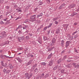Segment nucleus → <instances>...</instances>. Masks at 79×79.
Here are the masks:
<instances>
[{
	"label": "nucleus",
	"mask_w": 79,
	"mask_h": 79,
	"mask_svg": "<svg viewBox=\"0 0 79 79\" xmlns=\"http://www.w3.org/2000/svg\"><path fill=\"white\" fill-rule=\"evenodd\" d=\"M8 14H9V13L6 12V16H7V15Z\"/></svg>",
	"instance_id": "62"
},
{
	"label": "nucleus",
	"mask_w": 79,
	"mask_h": 79,
	"mask_svg": "<svg viewBox=\"0 0 79 79\" xmlns=\"http://www.w3.org/2000/svg\"><path fill=\"white\" fill-rule=\"evenodd\" d=\"M16 10L17 12H21L22 11L19 8L16 9Z\"/></svg>",
	"instance_id": "9"
},
{
	"label": "nucleus",
	"mask_w": 79,
	"mask_h": 79,
	"mask_svg": "<svg viewBox=\"0 0 79 79\" xmlns=\"http://www.w3.org/2000/svg\"><path fill=\"white\" fill-rule=\"evenodd\" d=\"M69 66H70V68H71V67H72V65L71 64H69Z\"/></svg>",
	"instance_id": "58"
},
{
	"label": "nucleus",
	"mask_w": 79,
	"mask_h": 79,
	"mask_svg": "<svg viewBox=\"0 0 79 79\" xmlns=\"http://www.w3.org/2000/svg\"><path fill=\"white\" fill-rule=\"evenodd\" d=\"M77 24V23L75 22L74 23L73 25L75 26H76Z\"/></svg>",
	"instance_id": "39"
},
{
	"label": "nucleus",
	"mask_w": 79,
	"mask_h": 79,
	"mask_svg": "<svg viewBox=\"0 0 79 79\" xmlns=\"http://www.w3.org/2000/svg\"><path fill=\"white\" fill-rule=\"evenodd\" d=\"M57 62L58 63H61V60H59Z\"/></svg>",
	"instance_id": "45"
},
{
	"label": "nucleus",
	"mask_w": 79,
	"mask_h": 79,
	"mask_svg": "<svg viewBox=\"0 0 79 79\" xmlns=\"http://www.w3.org/2000/svg\"><path fill=\"white\" fill-rule=\"evenodd\" d=\"M6 69H7V68H5L3 70V72L4 73H5V72H6Z\"/></svg>",
	"instance_id": "28"
},
{
	"label": "nucleus",
	"mask_w": 79,
	"mask_h": 79,
	"mask_svg": "<svg viewBox=\"0 0 79 79\" xmlns=\"http://www.w3.org/2000/svg\"><path fill=\"white\" fill-rule=\"evenodd\" d=\"M10 42L9 41H7L5 42V44H9Z\"/></svg>",
	"instance_id": "35"
},
{
	"label": "nucleus",
	"mask_w": 79,
	"mask_h": 79,
	"mask_svg": "<svg viewBox=\"0 0 79 79\" xmlns=\"http://www.w3.org/2000/svg\"><path fill=\"white\" fill-rule=\"evenodd\" d=\"M39 17H40V15H38L37 16V18H39Z\"/></svg>",
	"instance_id": "49"
},
{
	"label": "nucleus",
	"mask_w": 79,
	"mask_h": 79,
	"mask_svg": "<svg viewBox=\"0 0 79 79\" xmlns=\"http://www.w3.org/2000/svg\"><path fill=\"white\" fill-rule=\"evenodd\" d=\"M19 19V17H17L15 19V21H16V20H17V19Z\"/></svg>",
	"instance_id": "54"
},
{
	"label": "nucleus",
	"mask_w": 79,
	"mask_h": 79,
	"mask_svg": "<svg viewBox=\"0 0 79 79\" xmlns=\"http://www.w3.org/2000/svg\"><path fill=\"white\" fill-rule=\"evenodd\" d=\"M36 66H37V65L35 64V65H34L33 66V67H35H35H36Z\"/></svg>",
	"instance_id": "64"
},
{
	"label": "nucleus",
	"mask_w": 79,
	"mask_h": 79,
	"mask_svg": "<svg viewBox=\"0 0 79 79\" xmlns=\"http://www.w3.org/2000/svg\"><path fill=\"white\" fill-rule=\"evenodd\" d=\"M30 56L31 57H34V56L33 55H31Z\"/></svg>",
	"instance_id": "63"
},
{
	"label": "nucleus",
	"mask_w": 79,
	"mask_h": 79,
	"mask_svg": "<svg viewBox=\"0 0 79 79\" xmlns=\"http://www.w3.org/2000/svg\"><path fill=\"white\" fill-rule=\"evenodd\" d=\"M64 40H62L61 41V44L62 45V46H63V45H64Z\"/></svg>",
	"instance_id": "13"
},
{
	"label": "nucleus",
	"mask_w": 79,
	"mask_h": 79,
	"mask_svg": "<svg viewBox=\"0 0 79 79\" xmlns=\"http://www.w3.org/2000/svg\"><path fill=\"white\" fill-rule=\"evenodd\" d=\"M61 72L62 73H66V72H65V71H64V69L62 70L61 71Z\"/></svg>",
	"instance_id": "22"
},
{
	"label": "nucleus",
	"mask_w": 79,
	"mask_h": 79,
	"mask_svg": "<svg viewBox=\"0 0 79 79\" xmlns=\"http://www.w3.org/2000/svg\"><path fill=\"white\" fill-rule=\"evenodd\" d=\"M56 69H57V67H55L53 69H54V70H55Z\"/></svg>",
	"instance_id": "44"
},
{
	"label": "nucleus",
	"mask_w": 79,
	"mask_h": 79,
	"mask_svg": "<svg viewBox=\"0 0 79 79\" xmlns=\"http://www.w3.org/2000/svg\"><path fill=\"white\" fill-rule=\"evenodd\" d=\"M58 19V17H56V18H54L53 19H52L53 21H56Z\"/></svg>",
	"instance_id": "20"
},
{
	"label": "nucleus",
	"mask_w": 79,
	"mask_h": 79,
	"mask_svg": "<svg viewBox=\"0 0 79 79\" xmlns=\"http://www.w3.org/2000/svg\"><path fill=\"white\" fill-rule=\"evenodd\" d=\"M36 18V15H31L30 17V20L31 22H33L35 21L36 19L35 18Z\"/></svg>",
	"instance_id": "1"
},
{
	"label": "nucleus",
	"mask_w": 79,
	"mask_h": 79,
	"mask_svg": "<svg viewBox=\"0 0 79 79\" xmlns=\"http://www.w3.org/2000/svg\"><path fill=\"white\" fill-rule=\"evenodd\" d=\"M31 20L30 19H27L25 20L24 23H31Z\"/></svg>",
	"instance_id": "4"
},
{
	"label": "nucleus",
	"mask_w": 79,
	"mask_h": 79,
	"mask_svg": "<svg viewBox=\"0 0 79 79\" xmlns=\"http://www.w3.org/2000/svg\"><path fill=\"white\" fill-rule=\"evenodd\" d=\"M53 64V62L52 61H51L48 64V66H52Z\"/></svg>",
	"instance_id": "3"
},
{
	"label": "nucleus",
	"mask_w": 79,
	"mask_h": 79,
	"mask_svg": "<svg viewBox=\"0 0 79 79\" xmlns=\"http://www.w3.org/2000/svg\"><path fill=\"white\" fill-rule=\"evenodd\" d=\"M32 76V73H31L30 74V76L29 77V78H28V79H30Z\"/></svg>",
	"instance_id": "17"
},
{
	"label": "nucleus",
	"mask_w": 79,
	"mask_h": 79,
	"mask_svg": "<svg viewBox=\"0 0 79 79\" xmlns=\"http://www.w3.org/2000/svg\"><path fill=\"white\" fill-rule=\"evenodd\" d=\"M26 38L27 40H29L30 39V38L29 37V35H27L26 37Z\"/></svg>",
	"instance_id": "18"
},
{
	"label": "nucleus",
	"mask_w": 79,
	"mask_h": 79,
	"mask_svg": "<svg viewBox=\"0 0 79 79\" xmlns=\"http://www.w3.org/2000/svg\"><path fill=\"white\" fill-rule=\"evenodd\" d=\"M54 48H55V47H53L51 48V50H53V49Z\"/></svg>",
	"instance_id": "59"
},
{
	"label": "nucleus",
	"mask_w": 79,
	"mask_h": 79,
	"mask_svg": "<svg viewBox=\"0 0 79 79\" xmlns=\"http://www.w3.org/2000/svg\"><path fill=\"white\" fill-rule=\"evenodd\" d=\"M56 41V40H55V38H53L52 40V42H54V43H55Z\"/></svg>",
	"instance_id": "21"
},
{
	"label": "nucleus",
	"mask_w": 79,
	"mask_h": 79,
	"mask_svg": "<svg viewBox=\"0 0 79 79\" xmlns=\"http://www.w3.org/2000/svg\"><path fill=\"white\" fill-rule=\"evenodd\" d=\"M38 3L40 5H42L43 4V2H42V1H39V2H38Z\"/></svg>",
	"instance_id": "15"
},
{
	"label": "nucleus",
	"mask_w": 79,
	"mask_h": 79,
	"mask_svg": "<svg viewBox=\"0 0 79 79\" xmlns=\"http://www.w3.org/2000/svg\"><path fill=\"white\" fill-rule=\"evenodd\" d=\"M9 66L10 67V69H13V66H12V65L11 64H9Z\"/></svg>",
	"instance_id": "12"
},
{
	"label": "nucleus",
	"mask_w": 79,
	"mask_h": 79,
	"mask_svg": "<svg viewBox=\"0 0 79 79\" xmlns=\"http://www.w3.org/2000/svg\"><path fill=\"white\" fill-rule=\"evenodd\" d=\"M21 40H22L21 39V38L20 39L19 37L18 38V40L19 41V42H21Z\"/></svg>",
	"instance_id": "37"
},
{
	"label": "nucleus",
	"mask_w": 79,
	"mask_h": 79,
	"mask_svg": "<svg viewBox=\"0 0 79 79\" xmlns=\"http://www.w3.org/2000/svg\"><path fill=\"white\" fill-rule=\"evenodd\" d=\"M0 23V24H4V23H3V21H2Z\"/></svg>",
	"instance_id": "50"
},
{
	"label": "nucleus",
	"mask_w": 79,
	"mask_h": 79,
	"mask_svg": "<svg viewBox=\"0 0 79 79\" xmlns=\"http://www.w3.org/2000/svg\"><path fill=\"white\" fill-rule=\"evenodd\" d=\"M31 64V61H30L28 63V64H27V65H29V64Z\"/></svg>",
	"instance_id": "38"
},
{
	"label": "nucleus",
	"mask_w": 79,
	"mask_h": 79,
	"mask_svg": "<svg viewBox=\"0 0 79 79\" xmlns=\"http://www.w3.org/2000/svg\"><path fill=\"white\" fill-rule=\"evenodd\" d=\"M52 55H53V54L52 53H51L48 57V59H50V58H51V57H52Z\"/></svg>",
	"instance_id": "11"
},
{
	"label": "nucleus",
	"mask_w": 79,
	"mask_h": 79,
	"mask_svg": "<svg viewBox=\"0 0 79 79\" xmlns=\"http://www.w3.org/2000/svg\"><path fill=\"white\" fill-rule=\"evenodd\" d=\"M48 76H49L48 74H46L45 75V78H46V77H48Z\"/></svg>",
	"instance_id": "36"
},
{
	"label": "nucleus",
	"mask_w": 79,
	"mask_h": 79,
	"mask_svg": "<svg viewBox=\"0 0 79 79\" xmlns=\"http://www.w3.org/2000/svg\"><path fill=\"white\" fill-rule=\"evenodd\" d=\"M77 15V13H76V12H73L71 14V16H72L73 17V16H74V15Z\"/></svg>",
	"instance_id": "10"
},
{
	"label": "nucleus",
	"mask_w": 79,
	"mask_h": 79,
	"mask_svg": "<svg viewBox=\"0 0 79 79\" xmlns=\"http://www.w3.org/2000/svg\"><path fill=\"white\" fill-rule=\"evenodd\" d=\"M10 70H9L6 72V73H7V74H8L9 73H10Z\"/></svg>",
	"instance_id": "55"
},
{
	"label": "nucleus",
	"mask_w": 79,
	"mask_h": 79,
	"mask_svg": "<svg viewBox=\"0 0 79 79\" xmlns=\"http://www.w3.org/2000/svg\"><path fill=\"white\" fill-rule=\"evenodd\" d=\"M29 35H30V36H31L32 35V34H31V33H29Z\"/></svg>",
	"instance_id": "61"
},
{
	"label": "nucleus",
	"mask_w": 79,
	"mask_h": 79,
	"mask_svg": "<svg viewBox=\"0 0 79 79\" xmlns=\"http://www.w3.org/2000/svg\"><path fill=\"white\" fill-rule=\"evenodd\" d=\"M0 57L1 58L3 59V60L5 59V57H4V56L3 55H1Z\"/></svg>",
	"instance_id": "19"
},
{
	"label": "nucleus",
	"mask_w": 79,
	"mask_h": 79,
	"mask_svg": "<svg viewBox=\"0 0 79 79\" xmlns=\"http://www.w3.org/2000/svg\"><path fill=\"white\" fill-rule=\"evenodd\" d=\"M74 67L76 68H78V67H79V65H76L75 66H74Z\"/></svg>",
	"instance_id": "31"
},
{
	"label": "nucleus",
	"mask_w": 79,
	"mask_h": 79,
	"mask_svg": "<svg viewBox=\"0 0 79 79\" xmlns=\"http://www.w3.org/2000/svg\"><path fill=\"white\" fill-rule=\"evenodd\" d=\"M64 59H66V56H65L64 57Z\"/></svg>",
	"instance_id": "60"
},
{
	"label": "nucleus",
	"mask_w": 79,
	"mask_h": 79,
	"mask_svg": "<svg viewBox=\"0 0 79 79\" xmlns=\"http://www.w3.org/2000/svg\"><path fill=\"white\" fill-rule=\"evenodd\" d=\"M65 6V5L64 4H63L61 6H60V7L59 8V10H61L62 8H64V6Z\"/></svg>",
	"instance_id": "2"
},
{
	"label": "nucleus",
	"mask_w": 79,
	"mask_h": 79,
	"mask_svg": "<svg viewBox=\"0 0 79 79\" xmlns=\"http://www.w3.org/2000/svg\"><path fill=\"white\" fill-rule=\"evenodd\" d=\"M54 23L56 24H58V22L56 21L54 22Z\"/></svg>",
	"instance_id": "33"
},
{
	"label": "nucleus",
	"mask_w": 79,
	"mask_h": 79,
	"mask_svg": "<svg viewBox=\"0 0 79 79\" xmlns=\"http://www.w3.org/2000/svg\"><path fill=\"white\" fill-rule=\"evenodd\" d=\"M69 38L68 39V40H72L73 39V36H71V37H69Z\"/></svg>",
	"instance_id": "16"
},
{
	"label": "nucleus",
	"mask_w": 79,
	"mask_h": 79,
	"mask_svg": "<svg viewBox=\"0 0 79 79\" xmlns=\"http://www.w3.org/2000/svg\"><path fill=\"white\" fill-rule=\"evenodd\" d=\"M72 8L73 7H72V6H71V5L70 6H69V8L71 9V8Z\"/></svg>",
	"instance_id": "47"
},
{
	"label": "nucleus",
	"mask_w": 79,
	"mask_h": 79,
	"mask_svg": "<svg viewBox=\"0 0 79 79\" xmlns=\"http://www.w3.org/2000/svg\"><path fill=\"white\" fill-rule=\"evenodd\" d=\"M52 50L51 49V48H50L48 49V52H50Z\"/></svg>",
	"instance_id": "46"
},
{
	"label": "nucleus",
	"mask_w": 79,
	"mask_h": 79,
	"mask_svg": "<svg viewBox=\"0 0 79 79\" xmlns=\"http://www.w3.org/2000/svg\"><path fill=\"white\" fill-rule=\"evenodd\" d=\"M40 16H42V15H43V14L42 13H40Z\"/></svg>",
	"instance_id": "48"
},
{
	"label": "nucleus",
	"mask_w": 79,
	"mask_h": 79,
	"mask_svg": "<svg viewBox=\"0 0 79 79\" xmlns=\"http://www.w3.org/2000/svg\"><path fill=\"white\" fill-rule=\"evenodd\" d=\"M19 39H24V36H21V37H19Z\"/></svg>",
	"instance_id": "32"
},
{
	"label": "nucleus",
	"mask_w": 79,
	"mask_h": 79,
	"mask_svg": "<svg viewBox=\"0 0 79 79\" xmlns=\"http://www.w3.org/2000/svg\"><path fill=\"white\" fill-rule=\"evenodd\" d=\"M21 25H19L18 27L16 29V30L17 29H19V28H21Z\"/></svg>",
	"instance_id": "30"
},
{
	"label": "nucleus",
	"mask_w": 79,
	"mask_h": 79,
	"mask_svg": "<svg viewBox=\"0 0 79 79\" xmlns=\"http://www.w3.org/2000/svg\"><path fill=\"white\" fill-rule=\"evenodd\" d=\"M38 42L40 44H42V40L40 41H38Z\"/></svg>",
	"instance_id": "42"
},
{
	"label": "nucleus",
	"mask_w": 79,
	"mask_h": 79,
	"mask_svg": "<svg viewBox=\"0 0 79 79\" xmlns=\"http://www.w3.org/2000/svg\"><path fill=\"white\" fill-rule=\"evenodd\" d=\"M69 42H70L69 41H67L66 42V47L67 48L68 47V46L69 45Z\"/></svg>",
	"instance_id": "6"
},
{
	"label": "nucleus",
	"mask_w": 79,
	"mask_h": 79,
	"mask_svg": "<svg viewBox=\"0 0 79 79\" xmlns=\"http://www.w3.org/2000/svg\"><path fill=\"white\" fill-rule=\"evenodd\" d=\"M27 25H24L23 27H22V28H23V30H24V29H26V28L27 27Z\"/></svg>",
	"instance_id": "7"
},
{
	"label": "nucleus",
	"mask_w": 79,
	"mask_h": 79,
	"mask_svg": "<svg viewBox=\"0 0 79 79\" xmlns=\"http://www.w3.org/2000/svg\"><path fill=\"white\" fill-rule=\"evenodd\" d=\"M71 6L72 8H73V7H74L76 6V5L74 4H73L71 5Z\"/></svg>",
	"instance_id": "26"
},
{
	"label": "nucleus",
	"mask_w": 79,
	"mask_h": 79,
	"mask_svg": "<svg viewBox=\"0 0 79 79\" xmlns=\"http://www.w3.org/2000/svg\"><path fill=\"white\" fill-rule=\"evenodd\" d=\"M77 33V31L74 32L73 34H72V35H74L75 34Z\"/></svg>",
	"instance_id": "23"
},
{
	"label": "nucleus",
	"mask_w": 79,
	"mask_h": 79,
	"mask_svg": "<svg viewBox=\"0 0 79 79\" xmlns=\"http://www.w3.org/2000/svg\"><path fill=\"white\" fill-rule=\"evenodd\" d=\"M1 63L2 66H5V65H4V64L3 63V61H2Z\"/></svg>",
	"instance_id": "25"
},
{
	"label": "nucleus",
	"mask_w": 79,
	"mask_h": 79,
	"mask_svg": "<svg viewBox=\"0 0 79 79\" xmlns=\"http://www.w3.org/2000/svg\"><path fill=\"white\" fill-rule=\"evenodd\" d=\"M41 65H45V62H42L41 63Z\"/></svg>",
	"instance_id": "29"
},
{
	"label": "nucleus",
	"mask_w": 79,
	"mask_h": 79,
	"mask_svg": "<svg viewBox=\"0 0 79 79\" xmlns=\"http://www.w3.org/2000/svg\"><path fill=\"white\" fill-rule=\"evenodd\" d=\"M43 39L44 40H47V37H45V36H44L43 37Z\"/></svg>",
	"instance_id": "27"
},
{
	"label": "nucleus",
	"mask_w": 79,
	"mask_h": 79,
	"mask_svg": "<svg viewBox=\"0 0 79 79\" xmlns=\"http://www.w3.org/2000/svg\"><path fill=\"white\" fill-rule=\"evenodd\" d=\"M6 9H9V8H10V6H6Z\"/></svg>",
	"instance_id": "52"
},
{
	"label": "nucleus",
	"mask_w": 79,
	"mask_h": 79,
	"mask_svg": "<svg viewBox=\"0 0 79 79\" xmlns=\"http://www.w3.org/2000/svg\"><path fill=\"white\" fill-rule=\"evenodd\" d=\"M25 77H28V78H29V74L27 73H26L25 74Z\"/></svg>",
	"instance_id": "8"
},
{
	"label": "nucleus",
	"mask_w": 79,
	"mask_h": 79,
	"mask_svg": "<svg viewBox=\"0 0 79 79\" xmlns=\"http://www.w3.org/2000/svg\"><path fill=\"white\" fill-rule=\"evenodd\" d=\"M52 24H53V23H50V24L48 27V28H49V27H51V26H52Z\"/></svg>",
	"instance_id": "24"
},
{
	"label": "nucleus",
	"mask_w": 79,
	"mask_h": 79,
	"mask_svg": "<svg viewBox=\"0 0 79 79\" xmlns=\"http://www.w3.org/2000/svg\"><path fill=\"white\" fill-rule=\"evenodd\" d=\"M54 45H55V43H54L53 42H52V43L48 46V47H52V46H53Z\"/></svg>",
	"instance_id": "5"
},
{
	"label": "nucleus",
	"mask_w": 79,
	"mask_h": 79,
	"mask_svg": "<svg viewBox=\"0 0 79 79\" xmlns=\"http://www.w3.org/2000/svg\"><path fill=\"white\" fill-rule=\"evenodd\" d=\"M15 54L14 56L13 57H9V56H7V57H8V58H13V57H14V56H15Z\"/></svg>",
	"instance_id": "53"
},
{
	"label": "nucleus",
	"mask_w": 79,
	"mask_h": 79,
	"mask_svg": "<svg viewBox=\"0 0 79 79\" xmlns=\"http://www.w3.org/2000/svg\"><path fill=\"white\" fill-rule=\"evenodd\" d=\"M78 36H77V35H75L74 36V39H76L77 38V37H78Z\"/></svg>",
	"instance_id": "40"
},
{
	"label": "nucleus",
	"mask_w": 79,
	"mask_h": 79,
	"mask_svg": "<svg viewBox=\"0 0 79 79\" xmlns=\"http://www.w3.org/2000/svg\"><path fill=\"white\" fill-rule=\"evenodd\" d=\"M7 19H8V18H6V19H4L3 20L4 21H6Z\"/></svg>",
	"instance_id": "51"
},
{
	"label": "nucleus",
	"mask_w": 79,
	"mask_h": 79,
	"mask_svg": "<svg viewBox=\"0 0 79 79\" xmlns=\"http://www.w3.org/2000/svg\"><path fill=\"white\" fill-rule=\"evenodd\" d=\"M60 30L59 29H56V34H58V33H60Z\"/></svg>",
	"instance_id": "14"
},
{
	"label": "nucleus",
	"mask_w": 79,
	"mask_h": 79,
	"mask_svg": "<svg viewBox=\"0 0 79 79\" xmlns=\"http://www.w3.org/2000/svg\"><path fill=\"white\" fill-rule=\"evenodd\" d=\"M47 28H48V26L46 27H44V31H45V30H47Z\"/></svg>",
	"instance_id": "34"
},
{
	"label": "nucleus",
	"mask_w": 79,
	"mask_h": 79,
	"mask_svg": "<svg viewBox=\"0 0 79 79\" xmlns=\"http://www.w3.org/2000/svg\"><path fill=\"white\" fill-rule=\"evenodd\" d=\"M44 73H43L42 74V75H41V77H44Z\"/></svg>",
	"instance_id": "41"
},
{
	"label": "nucleus",
	"mask_w": 79,
	"mask_h": 79,
	"mask_svg": "<svg viewBox=\"0 0 79 79\" xmlns=\"http://www.w3.org/2000/svg\"><path fill=\"white\" fill-rule=\"evenodd\" d=\"M73 66H76V64L75 63H73Z\"/></svg>",
	"instance_id": "43"
},
{
	"label": "nucleus",
	"mask_w": 79,
	"mask_h": 79,
	"mask_svg": "<svg viewBox=\"0 0 79 79\" xmlns=\"http://www.w3.org/2000/svg\"><path fill=\"white\" fill-rule=\"evenodd\" d=\"M66 67L67 68H70L71 67V66H69V65H66Z\"/></svg>",
	"instance_id": "56"
},
{
	"label": "nucleus",
	"mask_w": 79,
	"mask_h": 79,
	"mask_svg": "<svg viewBox=\"0 0 79 79\" xmlns=\"http://www.w3.org/2000/svg\"><path fill=\"white\" fill-rule=\"evenodd\" d=\"M19 33L20 34H21V31L19 30Z\"/></svg>",
	"instance_id": "57"
}]
</instances>
